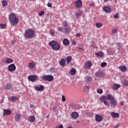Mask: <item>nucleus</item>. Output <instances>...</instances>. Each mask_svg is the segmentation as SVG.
I'll return each instance as SVG.
<instances>
[{"instance_id":"obj_1","label":"nucleus","mask_w":128,"mask_h":128,"mask_svg":"<svg viewBox=\"0 0 128 128\" xmlns=\"http://www.w3.org/2000/svg\"><path fill=\"white\" fill-rule=\"evenodd\" d=\"M8 20L10 22L11 26H14L18 23V19L16 16L14 14H10L9 16Z\"/></svg>"},{"instance_id":"obj_2","label":"nucleus","mask_w":128,"mask_h":128,"mask_svg":"<svg viewBox=\"0 0 128 128\" xmlns=\"http://www.w3.org/2000/svg\"><path fill=\"white\" fill-rule=\"evenodd\" d=\"M24 36L26 38H32L34 36V31L32 29L28 28L26 30Z\"/></svg>"},{"instance_id":"obj_3","label":"nucleus","mask_w":128,"mask_h":128,"mask_svg":"<svg viewBox=\"0 0 128 128\" xmlns=\"http://www.w3.org/2000/svg\"><path fill=\"white\" fill-rule=\"evenodd\" d=\"M49 46L52 47V50H60V44L56 42V41L54 40L49 42Z\"/></svg>"},{"instance_id":"obj_4","label":"nucleus","mask_w":128,"mask_h":128,"mask_svg":"<svg viewBox=\"0 0 128 128\" xmlns=\"http://www.w3.org/2000/svg\"><path fill=\"white\" fill-rule=\"evenodd\" d=\"M41 80L44 82H52L54 80V76L52 75H44Z\"/></svg>"},{"instance_id":"obj_5","label":"nucleus","mask_w":128,"mask_h":128,"mask_svg":"<svg viewBox=\"0 0 128 128\" xmlns=\"http://www.w3.org/2000/svg\"><path fill=\"white\" fill-rule=\"evenodd\" d=\"M28 78L30 82H36V80H38V78L36 75H30L28 76Z\"/></svg>"},{"instance_id":"obj_6","label":"nucleus","mask_w":128,"mask_h":128,"mask_svg":"<svg viewBox=\"0 0 128 128\" xmlns=\"http://www.w3.org/2000/svg\"><path fill=\"white\" fill-rule=\"evenodd\" d=\"M100 102H104V104L108 106V108L110 106V103H108V102L106 99V96H102L100 98Z\"/></svg>"},{"instance_id":"obj_7","label":"nucleus","mask_w":128,"mask_h":128,"mask_svg":"<svg viewBox=\"0 0 128 128\" xmlns=\"http://www.w3.org/2000/svg\"><path fill=\"white\" fill-rule=\"evenodd\" d=\"M16 69V67L14 64H12L8 66V70L9 72H14V70Z\"/></svg>"},{"instance_id":"obj_8","label":"nucleus","mask_w":128,"mask_h":128,"mask_svg":"<svg viewBox=\"0 0 128 128\" xmlns=\"http://www.w3.org/2000/svg\"><path fill=\"white\" fill-rule=\"evenodd\" d=\"M74 4H75L76 8H78L82 6V0H76Z\"/></svg>"},{"instance_id":"obj_9","label":"nucleus","mask_w":128,"mask_h":128,"mask_svg":"<svg viewBox=\"0 0 128 128\" xmlns=\"http://www.w3.org/2000/svg\"><path fill=\"white\" fill-rule=\"evenodd\" d=\"M92 66V62L88 61L86 62L84 68L85 70H88V68H90Z\"/></svg>"},{"instance_id":"obj_10","label":"nucleus","mask_w":128,"mask_h":128,"mask_svg":"<svg viewBox=\"0 0 128 128\" xmlns=\"http://www.w3.org/2000/svg\"><path fill=\"white\" fill-rule=\"evenodd\" d=\"M4 113L2 114V116H10L12 114V111L10 110L4 109Z\"/></svg>"},{"instance_id":"obj_11","label":"nucleus","mask_w":128,"mask_h":128,"mask_svg":"<svg viewBox=\"0 0 128 128\" xmlns=\"http://www.w3.org/2000/svg\"><path fill=\"white\" fill-rule=\"evenodd\" d=\"M34 88L36 90H37L38 92H42L44 90V86L42 85H40L39 86H35Z\"/></svg>"},{"instance_id":"obj_12","label":"nucleus","mask_w":128,"mask_h":128,"mask_svg":"<svg viewBox=\"0 0 128 128\" xmlns=\"http://www.w3.org/2000/svg\"><path fill=\"white\" fill-rule=\"evenodd\" d=\"M96 78H102L104 76V72L102 71H98L95 74Z\"/></svg>"},{"instance_id":"obj_13","label":"nucleus","mask_w":128,"mask_h":128,"mask_svg":"<svg viewBox=\"0 0 128 128\" xmlns=\"http://www.w3.org/2000/svg\"><path fill=\"white\" fill-rule=\"evenodd\" d=\"M95 118H96V122H102V120L103 118H102V116H100V114H96V116H95Z\"/></svg>"},{"instance_id":"obj_14","label":"nucleus","mask_w":128,"mask_h":128,"mask_svg":"<svg viewBox=\"0 0 128 128\" xmlns=\"http://www.w3.org/2000/svg\"><path fill=\"white\" fill-rule=\"evenodd\" d=\"M103 10L105 12L106 14H110V12H112V10L108 6H105L103 8Z\"/></svg>"},{"instance_id":"obj_15","label":"nucleus","mask_w":128,"mask_h":128,"mask_svg":"<svg viewBox=\"0 0 128 128\" xmlns=\"http://www.w3.org/2000/svg\"><path fill=\"white\" fill-rule=\"evenodd\" d=\"M71 116L74 120H76L78 118V112H73L72 113Z\"/></svg>"},{"instance_id":"obj_16","label":"nucleus","mask_w":128,"mask_h":128,"mask_svg":"<svg viewBox=\"0 0 128 128\" xmlns=\"http://www.w3.org/2000/svg\"><path fill=\"white\" fill-rule=\"evenodd\" d=\"M105 100L111 101L114 100V96H112V94H108L106 96H105Z\"/></svg>"},{"instance_id":"obj_17","label":"nucleus","mask_w":128,"mask_h":128,"mask_svg":"<svg viewBox=\"0 0 128 128\" xmlns=\"http://www.w3.org/2000/svg\"><path fill=\"white\" fill-rule=\"evenodd\" d=\"M119 70L122 72H126V66H120L118 67Z\"/></svg>"},{"instance_id":"obj_18","label":"nucleus","mask_w":128,"mask_h":128,"mask_svg":"<svg viewBox=\"0 0 128 128\" xmlns=\"http://www.w3.org/2000/svg\"><path fill=\"white\" fill-rule=\"evenodd\" d=\"M59 64L60 66H66V59L64 58H62L60 62H59Z\"/></svg>"},{"instance_id":"obj_19","label":"nucleus","mask_w":128,"mask_h":128,"mask_svg":"<svg viewBox=\"0 0 128 128\" xmlns=\"http://www.w3.org/2000/svg\"><path fill=\"white\" fill-rule=\"evenodd\" d=\"M110 102V104L112 108H114V106H116V100H114V98L111 100Z\"/></svg>"},{"instance_id":"obj_20","label":"nucleus","mask_w":128,"mask_h":128,"mask_svg":"<svg viewBox=\"0 0 128 128\" xmlns=\"http://www.w3.org/2000/svg\"><path fill=\"white\" fill-rule=\"evenodd\" d=\"M110 116H112V118H120V114H118V113L116 112H112L110 114Z\"/></svg>"},{"instance_id":"obj_21","label":"nucleus","mask_w":128,"mask_h":128,"mask_svg":"<svg viewBox=\"0 0 128 128\" xmlns=\"http://www.w3.org/2000/svg\"><path fill=\"white\" fill-rule=\"evenodd\" d=\"M14 120H16V122L20 120V114H16L14 116Z\"/></svg>"},{"instance_id":"obj_22","label":"nucleus","mask_w":128,"mask_h":128,"mask_svg":"<svg viewBox=\"0 0 128 128\" xmlns=\"http://www.w3.org/2000/svg\"><path fill=\"white\" fill-rule=\"evenodd\" d=\"M63 44H64V46H68L70 44V40L67 38L64 39L63 40Z\"/></svg>"},{"instance_id":"obj_23","label":"nucleus","mask_w":128,"mask_h":128,"mask_svg":"<svg viewBox=\"0 0 128 128\" xmlns=\"http://www.w3.org/2000/svg\"><path fill=\"white\" fill-rule=\"evenodd\" d=\"M76 72V70L74 68H72L70 70V74H71V76H74Z\"/></svg>"},{"instance_id":"obj_24","label":"nucleus","mask_w":128,"mask_h":128,"mask_svg":"<svg viewBox=\"0 0 128 128\" xmlns=\"http://www.w3.org/2000/svg\"><path fill=\"white\" fill-rule=\"evenodd\" d=\"M96 56H99L100 58H102L104 56V52H96Z\"/></svg>"},{"instance_id":"obj_25","label":"nucleus","mask_w":128,"mask_h":128,"mask_svg":"<svg viewBox=\"0 0 128 128\" xmlns=\"http://www.w3.org/2000/svg\"><path fill=\"white\" fill-rule=\"evenodd\" d=\"M85 80H86V82L87 84H90V82H92V78L90 76H86L85 78Z\"/></svg>"},{"instance_id":"obj_26","label":"nucleus","mask_w":128,"mask_h":128,"mask_svg":"<svg viewBox=\"0 0 128 128\" xmlns=\"http://www.w3.org/2000/svg\"><path fill=\"white\" fill-rule=\"evenodd\" d=\"M28 120L31 122H34L36 120V118H34V116H31L29 117Z\"/></svg>"},{"instance_id":"obj_27","label":"nucleus","mask_w":128,"mask_h":128,"mask_svg":"<svg viewBox=\"0 0 128 128\" xmlns=\"http://www.w3.org/2000/svg\"><path fill=\"white\" fill-rule=\"evenodd\" d=\"M120 88V85L118 84H114L112 89L114 90H118V88Z\"/></svg>"},{"instance_id":"obj_28","label":"nucleus","mask_w":128,"mask_h":128,"mask_svg":"<svg viewBox=\"0 0 128 128\" xmlns=\"http://www.w3.org/2000/svg\"><path fill=\"white\" fill-rule=\"evenodd\" d=\"M12 62H14L12 59L10 58H8L6 60V64H12Z\"/></svg>"},{"instance_id":"obj_29","label":"nucleus","mask_w":128,"mask_h":128,"mask_svg":"<svg viewBox=\"0 0 128 128\" xmlns=\"http://www.w3.org/2000/svg\"><path fill=\"white\" fill-rule=\"evenodd\" d=\"M72 58L71 56H68L66 58V61L67 64H70V62L72 61Z\"/></svg>"},{"instance_id":"obj_30","label":"nucleus","mask_w":128,"mask_h":128,"mask_svg":"<svg viewBox=\"0 0 128 128\" xmlns=\"http://www.w3.org/2000/svg\"><path fill=\"white\" fill-rule=\"evenodd\" d=\"M95 24L96 26L98 28H102V24L100 22H96Z\"/></svg>"},{"instance_id":"obj_31","label":"nucleus","mask_w":128,"mask_h":128,"mask_svg":"<svg viewBox=\"0 0 128 128\" xmlns=\"http://www.w3.org/2000/svg\"><path fill=\"white\" fill-rule=\"evenodd\" d=\"M64 34H68V32H70V29L68 28H64Z\"/></svg>"},{"instance_id":"obj_32","label":"nucleus","mask_w":128,"mask_h":128,"mask_svg":"<svg viewBox=\"0 0 128 128\" xmlns=\"http://www.w3.org/2000/svg\"><path fill=\"white\" fill-rule=\"evenodd\" d=\"M2 4L3 6H8V2L6 0H3L2 2Z\"/></svg>"},{"instance_id":"obj_33","label":"nucleus","mask_w":128,"mask_h":128,"mask_svg":"<svg viewBox=\"0 0 128 128\" xmlns=\"http://www.w3.org/2000/svg\"><path fill=\"white\" fill-rule=\"evenodd\" d=\"M28 66L30 68H34V64L32 62L29 63Z\"/></svg>"},{"instance_id":"obj_34","label":"nucleus","mask_w":128,"mask_h":128,"mask_svg":"<svg viewBox=\"0 0 128 128\" xmlns=\"http://www.w3.org/2000/svg\"><path fill=\"white\" fill-rule=\"evenodd\" d=\"M12 85L10 84H7L6 86V90H12Z\"/></svg>"},{"instance_id":"obj_35","label":"nucleus","mask_w":128,"mask_h":128,"mask_svg":"<svg viewBox=\"0 0 128 128\" xmlns=\"http://www.w3.org/2000/svg\"><path fill=\"white\" fill-rule=\"evenodd\" d=\"M64 28L62 27H58V32H64Z\"/></svg>"},{"instance_id":"obj_36","label":"nucleus","mask_w":128,"mask_h":128,"mask_svg":"<svg viewBox=\"0 0 128 128\" xmlns=\"http://www.w3.org/2000/svg\"><path fill=\"white\" fill-rule=\"evenodd\" d=\"M52 110L54 112H58L59 110L56 106H54L52 108Z\"/></svg>"},{"instance_id":"obj_37","label":"nucleus","mask_w":128,"mask_h":128,"mask_svg":"<svg viewBox=\"0 0 128 128\" xmlns=\"http://www.w3.org/2000/svg\"><path fill=\"white\" fill-rule=\"evenodd\" d=\"M124 86H128V80H125L124 82H123Z\"/></svg>"},{"instance_id":"obj_38","label":"nucleus","mask_w":128,"mask_h":128,"mask_svg":"<svg viewBox=\"0 0 128 128\" xmlns=\"http://www.w3.org/2000/svg\"><path fill=\"white\" fill-rule=\"evenodd\" d=\"M50 72H51V74H54V72H56V70H54V68H52L50 69Z\"/></svg>"},{"instance_id":"obj_39","label":"nucleus","mask_w":128,"mask_h":128,"mask_svg":"<svg viewBox=\"0 0 128 128\" xmlns=\"http://www.w3.org/2000/svg\"><path fill=\"white\" fill-rule=\"evenodd\" d=\"M6 26V25L5 24H0V28H4Z\"/></svg>"},{"instance_id":"obj_40","label":"nucleus","mask_w":128,"mask_h":128,"mask_svg":"<svg viewBox=\"0 0 128 128\" xmlns=\"http://www.w3.org/2000/svg\"><path fill=\"white\" fill-rule=\"evenodd\" d=\"M106 66V62H103L101 64V67L104 68Z\"/></svg>"},{"instance_id":"obj_41","label":"nucleus","mask_w":128,"mask_h":128,"mask_svg":"<svg viewBox=\"0 0 128 128\" xmlns=\"http://www.w3.org/2000/svg\"><path fill=\"white\" fill-rule=\"evenodd\" d=\"M63 26H64V28H66V26H68V22L66 21H64L63 22Z\"/></svg>"},{"instance_id":"obj_42","label":"nucleus","mask_w":128,"mask_h":128,"mask_svg":"<svg viewBox=\"0 0 128 128\" xmlns=\"http://www.w3.org/2000/svg\"><path fill=\"white\" fill-rule=\"evenodd\" d=\"M17 98L16 96H12L11 97V100L12 102H16V100Z\"/></svg>"},{"instance_id":"obj_43","label":"nucleus","mask_w":128,"mask_h":128,"mask_svg":"<svg viewBox=\"0 0 128 128\" xmlns=\"http://www.w3.org/2000/svg\"><path fill=\"white\" fill-rule=\"evenodd\" d=\"M44 10L40 12H39V16H44Z\"/></svg>"},{"instance_id":"obj_44","label":"nucleus","mask_w":128,"mask_h":128,"mask_svg":"<svg viewBox=\"0 0 128 128\" xmlns=\"http://www.w3.org/2000/svg\"><path fill=\"white\" fill-rule=\"evenodd\" d=\"M117 32H118V30H116V29H114L112 30V32L113 34H116Z\"/></svg>"},{"instance_id":"obj_45","label":"nucleus","mask_w":128,"mask_h":128,"mask_svg":"<svg viewBox=\"0 0 128 128\" xmlns=\"http://www.w3.org/2000/svg\"><path fill=\"white\" fill-rule=\"evenodd\" d=\"M82 16V12H79L76 14V18H78V16Z\"/></svg>"},{"instance_id":"obj_46","label":"nucleus","mask_w":128,"mask_h":128,"mask_svg":"<svg viewBox=\"0 0 128 128\" xmlns=\"http://www.w3.org/2000/svg\"><path fill=\"white\" fill-rule=\"evenodd\" d=\"M97 92H98V94H102V89L97 90Z\"/></svg>"},{"instance_id":"obj_47","label":"nucleus","mask_w":128,"mask_h":128,"mask_svg":"<svg viewBox=\"0 0 128 128\" xmlns=\"http://www.w3.org/2000/svg\"><path fill=\"white\" fill-rule=\"evenodd\" d=\"M70 42H71L72 44H74V46H76V41H74V40H70Z\"/></svg>"},{"instance_id":"obj_48","label":"nucleus","mask_w":128,"mask_h":128,"mask_svg":"<svg viewBox=\"0 0 128 128\" xmlns=\"http://www.w3.org/2000/svg\"><path fill=\"white\" fill-rule=\"evenodd\" d=\"M84 89L86 90H90V86H84Z\"/></svg>"},{"instance_id":"obj_49","label":"nucleus","mask_w":128,"mask_h":128,"mask_svg":"<svg viewBox=\"0 0 128 128\" xmlns=\"http://www.w3.org/2000/svg\"><path fill=\"white\" fill-rule=\"evenodd\" d=\"M62 102H66V97L64 96H62Z\"/></svg>"},{"instance_id":"obj_50","label":"nucleus","mask_w":128,"mask_h":128,"mask_svg":"<svg viewBox=\"0 0 128 128\" xmlns=\"http://www.w3.org/2000/svg\"><path fill=\"white\" fill-rule=\"evenodd\" d=\"M47 6H48V8H52V3L48 2V3Z\"/></svg>"},{"instance_id":"obj_51","label":"nucleus","mask_w":128,"mask_h":128,"mask_svg":"<svg viewBox=\"0 0 128 128\" xmlns=\"http://www.w3.org/2000/svg\"><path fill=\"white\" fill-rule=\"evenodd\" d=\"M114 18H118V14H116L114 16Z\"/></svg>"},{"instance_id":"obj_52","label":"nucleus","mask_w":128,"mask_h":128,"mask_svg":"<svg viewBox=\"0 0 128 128\" xmlns=\"http://www.w3.org/2000/svg\"><path fill=\"white\" fill-rule=\"evenodd\" d=\"M77 48H78L79 50H84V48L82 46H78Z\"/></svg>"},{"instance_id":"obj_53","label":"nucleus","mask_w":128,"mask_h":128,"mask_svg":"<svg viewBox=\"0 0 128 128\" xmlns=\"http://www.w3.org/2000/svg\"><path fill=\"white\" fill-rule=\"evenodd\" d=\"M64 128V126L62 124H60L59 126H58V128Z\"/></svg>"},{"instance_id":"obj_54","label":"nucleus","mask_w":128,"mask_h":128,"mask_svg":"<svg viewBox=\"0 0 128 128\" xmlns=\"http://www.w3.org/2000/svg\"><path fill=\"white\" fill-rule=\"evenodd\" d=\"M120 126V124H117L114 128H118Z\"/></svg>"},{"instance_id":"obj_55","label":"nucleus","mask_w":128,"mask_h":128,"mask_svg":"<svg viewBox=\"0 0 128 128\" xmlns=\"http://www.w3.org/2000/svg\"><path fill=\"white\" fill-rule=\"evenodd\" d=\"M76 38L78 37L80 38V34H77L76 35Z\"/></svg>"},{"instance_id":"obj_56","label":"nucleus","mask_w":128,"mask_h":128,"mask_svg":"<svg viewBox=\"0 0 128 128\" xmlns=\"http://www.w3.org/2000/svg\"><path fill=\"white\" fill-rule=\"evenodd\" d=\"M90 6H94V4H90Z\"/></svg>"},{"instance_id":"obj_57","label":"nucleus","mask_w":128,"mask_h":128,"mask_svg":"<svg viewBox=\"0 0 128 128\" xmlns=\"http://www.w3.org/2000/svg\"><path fill=\"white\" fill-rule=\"evenodd\" d=\"M120 104H121V106H124V102H120Z\"/></svg>"},{"instance_id":"obj_58","label":"nucleus","mask_w":128,"mask_h":128,"mask_svg":"<svg viewBox=\"0 0 128 128\" xmlns=\"http://www.w3.org/2000/svg\"><path fill=\"white\" fill-rule=\"evenodd\" d=\"M67 128H72L70 126H68Z\"/></svg>"},{"instance_id":"obj_59","label":"nucleus","mask_w":128,"mask_h":128,"mask_svg":"<svg viewBox=\"0 0 128 128\" xmlns=\"http://www.w3.org/2000/svg\"><path fill=\"white\" fill-rule=\"evenodd\" d=\"M104 0V2H106L108 1V0Z\"/></svg>"},{"instance_id":"obj_60","label":"nucleus","mask_w":128,"mask_h":128,"mask_svg":"<svg viewBox=\"0 0 128 128\" xmlns=\"http://www.w3.org/2000/svg\"><path fill=\"white\" fill-rule=\"evenodd\" d=\"M52 34H54V32H51Z\"/></svg>"},{"instance_id":"obj_61","label":"nucleus","mask_w":128,"mask_h":128,"mask_svg":"<svg viewBox=\"0 0 128 128\" xmlns=\"http://www.w3.org/2000/svg\"><path fill=\"white\" fill-rule=\"evenodd\" d=\"M48 116H49V115H48V116H47V118H48Z\"/></svg>"},{"instance_id":"obj_62","label":"nucleus","mask_w":128,"mask_h":128,"mask_svg":"<svg viewBox=\"0 0 128 128\" xmlns=\"http://www.w3.org/2000/svg\"><path fill=\"white\" fill-rule=\"evenodd\" d=\"M76 122H80V121H77Z\"/></svg>"},{"instance_id":"obj_63","label":"nucleus","mask_w":128,"mask_h":128,"mask_svg":"<svg viewBox=\"0 0 128 128\" xmlns=\"http://www.w3.org/2000/svg\"><path fill=\"white\" fill-rule=\"evenodd\" d=\"M32 108H33V107H34V106H32Z\"/></svg>"},{"instance_id":"obj_64","label":"nucleus","mask_w":128,"mask_h":128,"mask_svg":"<svg viewBox=\"0 0 128 128\" xmlns=\"http://www.w3.org/2000/svg\"><path fill=\"white\" fill-rule=\"evenodd\" d=\"M12 44H14V42H12Z\"/></svg>"}]
</instances>
